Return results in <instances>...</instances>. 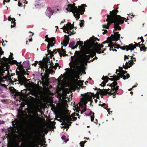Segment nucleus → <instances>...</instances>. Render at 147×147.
<instances>
[{"label":"nucleus","instance_id":"obj_1","mask_svg":"<svg viewBox=\"0 0 147 147\" xmlns=\"http://www.w3.org/2000/svg\"><path fill=\"white\" fill-rule=\"evenodd\" d=\"M118 8V7L116 9L111 11L110 15H108V18L110 17L111 20H112L114 24V28L115 30H120L121 28L119 26V24H122L124 22V20L122 19L123 17L117 15L119 12L117 10Z\"/></svg>","mask_w":147,"mask_h":147},{"label":"nucleus","instance_id":"obj_2","mask_svg":"<svg viewBox=\"0 0 147 147\" xmlns=\"http://www.w3.org/2000/svg\"><path fill=\"white\" fill-rule=\"evenodd\" d=\"M75 3L69 4L66 10L67 11H69L73 13L74 15L77 20L80 18V14L82 15L85 11V7L86 6V5L83 4L81 6H79L78 8L75 6Z\"/></svg>","mask_w":147,"mask_h":147},{"label":"nucleus","instance_id":"obj_3","mask_svg":"<svg viewBox=\"0 0 147 147\" xmlns=\"http://www.w3.org/2000/svg\"><path fill=\"white\" fill-rule=\"evenodd\" d=\"M17 66H18V69L19 71H16V73L18 76V78L19 81H22L24 78H25L24 75L29 74L28 73L26 72L25 69L24 68H26L27 67L28 69H29L28 67H30V65L28 61H25L23 63V65L21 64V62H20L16 64Z\"/></svg>","mask_w":147,"mask_h":147},{"label":"nucleus","instance_id":"obj_4","mask_svg":"<svg viewBox=\"0 0 147 147\" xmlns=\"http://www.w3.org/2000/svg\"><path fill=\"white\" fill-rule=\"evenodd\" d=\"M88 45L90 46V48L94 47L95 51L98 53L100 54L104 53V51H101V49L103 47V45L100 44H98L97 42H95L96 40L99 41L97 38L93 37H90L89 39Z\"/></svg>","mask_w":147,"mask_h":147},{"label":"nucleus","instance_id":"obj_5","mask_svg":"<svg viewBox=\"0 0 147 147\" xmlns=\"http://www.w3.org/2000/svg\"><path fill=\"white\" fill-rule=\"evenodd\" d=\"M81 53V51H76L75 54H76V56H71V59L72 61L71 65H70L71 67L75 69L76 67H80V66H78L77 65H79L80 64L79 62V58L80 57L79 56H80V54Z\"/></svg>","mask_w":147,"mask_h":147},{"label":"nucleus","instance_id":"obj_6","mask_svg":"<svg viewBox=\"0 0 147 147\" xmlns=\"http://www.w3.org/2000/svg\"><path fill=\"white\" fill-rule=\"evenodd\" d=\"M80 54L81 57L79 58V62L80 64H82L83 66L84 65H87L88 60L91 57L90 55H86L84 53H82Z\"/></svg>","mask_w":147,"mask_h":147},{"label":"nucleus","instance_id":"obj_7","mask_svg":"<svg viewBox=\"0 0 147 147\" xmlns=\"http://www.w3.org/2000/svg\"><path fill=\"white\" fill-rule=\"evenodd\" d=\"M121 78L120 76H114V81L111 84H110V86L111 87L112 89V90L114 91L115 90V91H117V90L119 89V87L117 85V83L116 81L119 80L120 78Z\"/></svg>","mask_w":147,"mask_h":147},{"label":"nucleus","instance_id":"obj_8","mask_svg":"<svg viewBox=\"0 0 147 147\" xmlns=\"http://www.w3.org/2000/svg\"><path fill=\"white\" fill-rule=\"evenodd\" d=\"M43 132H41L40 130H37L36 131V134L34 136L33 142L35 144L39 142L40 140V135L43 133Z\"/></svg>","mask_w":147,"mask_h":147},{"label":"nucleus","instance_id":"obj_9","mask_svg":"<svg viewBox=\"0 0 147 147\" xmlns=\"http://www.w3.org/2000/svg\"><path fill=\"white\" fill-rule=\"evenodd\" d=\"M3 62H5L7 63H9L11 64H16L18 63L16 60L12 59H10L9 58H7L5 57H3L2 59Z\"/></svg>","mask_w":147,"mask_h":147},{"label":"nucleus","instance_id":"obj_10","mask_svg":"<svg viewBox=\"0 0 147 147\" xmlns=\"http://www.w3.org/2000/svg\"><path fill=\"white\" fill-rule=\"evenodd\" d=\"M114 34H111V37L112 40L114 41H116L119 39L120 35L118 33V32H115L113 31Z\"/></svg>","mask_w":147,"mask_h":147},{"label":"nucleus","instance_id":"obj_11","mask_svg":"<svg viewBox=\"0 0 147 147\" xmlns=\"http://www.w3.org/2000/svg\"><path fill=\"white\" fill-rule=\"evenodd\" d=\"M110 90V89H100L99 88L98 89V91H99V92L101 94V95L102 96H106L107 94H109L111 92V91L109 92V90Z\"/></svg>","mask_w":147,"mask_h":147},{"label":"nucleus","instance_id":"obj_12","mask_svg":"<svg viewBox=\"0 0 147 147\" xmlns=\"http://www.w3.org/2000/svg\"><path fill=\"white\" fill-rule=\"evenodd\" d=\"M5 73V71L3 69H0V83L1 82H3L5 80H7V77L5 76H3L2 78V76H3V73Z\"/></svg>","mask_w":147,"mask_h":147},{"label":"nucleus","instance_id":"obj_13","mask_svg":"<svg viewBox=\"0 0 147 147\" xmlns=\"http://www.w3.org/2000/svg\"><path fill=\"white\" fill-rule=\"evenodd\" d=\"M107 19H106V21L107 22H108L107 24V25L106 24L103 25V27L104 28L108 29L109 25L113 23V22L112 20H111L110 17H109V18H108V15L107 16Z\"/></svg>","mask_w":147,"mask_h":147},{"label":"nucleus","instance_id":"obj_14","mask_svg":"<svg viewBox=\"0 0 147 147\" xmlns=\"http://www.w3.org/2000/svg\"><path fill=\"white\" fill-rule=\"evenodd\" d=\"M55 38L54 37L50 38L47 41L48 44L51 46V47L54 46L55 43Z\"/></svg>","mask_w":147,"mask_h":147},{"label":"nucleus","instance_id":"obj_15","mask_svg":"<svg viewBox=\"0 0 147 147\" xmlns=\"http://www.w3.org/2000/svg\"><path fill=\"white\" fill-rule=\"evenodd\" d=\"M74 28L73 25L71 24V23L67 24L66 26H64V28H65L68 34L69 33V32H70V30L73 29Z\"/></svg>","mask_w":147,"mask_h":147},{"label":"nucleus","instance_id":"obj_16","mask_svg":"<svg viewBox=\"0 0 147 147\" xmlns=\"http://www.w3.org/2000/svg\"><path fill=\"white\" fill-rule=\"evenodd\" d=\"M134 64L133 61L131 60V61H129L128 62H126L125 63V66H123L124 68L125 69H127L128 68H129L132 65Z\"/></svg>","mask_w":147,"mask_h":147},{"label":"nucleus","instance_id":"obj_17","mask_svg":"<svg viewBox=\"0 0 147 147\" xmlns=\"http://www.w3.org/2000/svg\"><path fill=\"white\" fill-rule=\"evenodd\" d=\"M65 38L63 42H61V44H63L65 47H66L69 43V38L68 36L65 35Z\"/></svg>","mask_w":147,"mask_h":147},{"label":"nucleus","instance_id":"obj_18","mask_svg":"<svg viewBox=\"0 0 147 147\" xmlns=\"http://www.w3.org/2000/svg\"><path fill=\"white\" fill-rule=\"evenodd\" d=\"M127 72L126 71L123 70L122 69V68L121 67V71L120 72L119 74L121 78H123V79L125 80L126 79V76L125 74L127 73Z\"/></svg>","mask_w":147,"mask_h":147},{"label":"nucleus","instance_id":"obj_19","mask_svg":"<svg viewBox=\"0 0 147 147\" xmlns=\"http://www.w3.org/2000/svg\"><path fill=\"white\" fill-rule=\"evenodd\" d=\"M75 73L74 74V79L76 78V79H75L76 81H77L78 79H80L79 75L80 74V71L79 70H77L76 71L75 70Z\"/></svg>","mask_w":147,"mask_h":147},{"label":"nucleus","instance_id":"obj_20","mask_svg":"<svg viewBox=\"0 0 147 147\" xmlns=\"http://www.w3.org/2000/svg\"><path fill=\"white\" fill-rule=\"evenodd\" d=\"M66 121L67 123H69V126L71 125V124L72 123V122H70V121H72L73 120L71 119V117L70 116V115H69L68 116L66 117L65 118V121Z\"/></svg>","mask_w":147,"mask_h":147},{"label":"nucleus","instance_id":"obj_21","mask_svg":"<svg viewBox=\"0 0 147 147\" xmlns=\"http://www.w3.org/2000/svg\"><path fill=\"white\" fill-rule=\"evenodd\" d=\"M11 20H12L11 21L12 24H13L11 25V28L13 27H15L16 26V23L15 22L16 20L14 18H11L10 16H9L8 17V20L9 21H10Z\"/></svg>","mask_w":147,"mask_h":147},{"label":"nucleus","instance_id":"obj_22","mask_svg":"<svg viewBox=\"0 0 147 147\" xmlns=\"http://www.w3.org/2000/svg\"><path fill=\"white\" fill-rule=\"evenodd\" d=\"M134 43L135 45H134L133 44H131L129 45V46H130V50L133 51L134 49L136 48L137 47L139 46L138 44L136 42H134Z\"/></svg>","mask_w":147,"mask_h":147},{"label":"nucleus","instance_id":"obj_23","mask_svg":"<svg viewBox=\"0 0 147 147\" xmlns=\"http://www.w3.org/2000/svg\"><path fill=\"white\" fill-rule=\"evenodd\" d=\"M85 96L84 97L85 98L86 100L87 101H90V104H91V103L93 102V100H92V98L91 96H89L88 95H87V94H85Z\"/></svg>","mask_w":147,"mask_h":147},{"label":"nucleus","instance_id":"obj_24","mask_svg":"<svg viewBox=\"0 0 147 147\" xmlns=\"http://www.w3.org/2000/svg\"><path fill=\"white\" fill-rule=\"evenodd\" d=\"M120 48L123 50H126L127 51H128L129 50H130V46H129V45H126L123 46V47H120Z\"/></svg>","mask_w":147,"mask_h":147},{"label":"nucleus","instance_id":"obj_25","mask_svg":"<svg viewBox=\"0 0 147 147\" xmlns=\"http://www.w3.org/2000/svg\"><path fill=\"white\" fill-rule=\"evenodd\" d=\"M83 45V42L81 41H79L77 42L76 45L74 46V47H72V49H74L75 48H76L78 45Z\"/></svg>","mask_w":147,"mask_h":147},{"label":"nucleus","instance_id":"obj_26","mask_svg":"<svg viewBox=\"0 0 147 147\" xmlns=\"http://www.w3.org/2000/svg\"><path fill=\"white\" fill-rule=\"evenodd\" d=\"M30 119V123L31 124H34L35 123L36 119L33 116H31Z\"/></svg>","mask_w":147,"mask_h":147},{"label":"nucleus","instance_id":"obj_27","mask_svg":"<svg viewBox=\"0 0 147 147\" xmlns=\"http://www.w3.org/2000/svg\"><path fill=\"white\" fill-rule=\"evenodd\" d=\"M50 47H51L50 45L48 44L47 48V49L48 54H50L53 55V52L50 50L49 49Z\"/></svg>","mask_w":147,"mask_h":147},{"label":"nucleus","instance_id":"obj_28","mask_svg":"<svg viewBox=\"0 0 147 147\" xmlns=\"http://www.w3.org/2000/svg\"><path fill=\"white\" fill-rule=\"evenodd\" d=\"M13 93L14 94L15 96H20L21 93L20 92H18V91L14 89Z\"/></svg>","mask_w":147,"mask_h":147},{"label":"nucleus","instance_id":"obj_29","mask_svg":"<svg viewBox=\"0 0 147 147\" xmlns=\"http://www.w3.org/2000/svg\"><path fill=\"white\" fill-rule=\"evenodd\" d=\"M60 49H54L53 50V51H52L53 52V55H50V57L51 58L52 57H53L54 55V54H55L58 51V52H59V51H60Z\"/></svg>","mask_w":147,"mask_h":147},{"label":"nucleus","instance_id":"obj_30","mask_svg":"<svg viewBox=\"0 0 147 147\" xmlns=\"http://www.w3.org/2000/svg\"><path fill=\"white\" fill-rule=\"evenodd\" d=\"M52 65V68H54L55 70H56V69L57 67H59V69L61 67L60 66H59V64L57 63L55 65Z\"/></svg>","mask_w":147,"mask_h":147},{"label":"nucleus","instance_id":"obj_31","mask_svg":"<svg viewBox=\"0 0 147 147\" xmlns=\"http://www.w3.org/2000/svg\"><path fill=\"white\" fill-rule=\"evenodd\" d=\"M89 42V40H88V45L89 47V49L88 50H87L85 51V53H84L85 54H86H86H90L91 53V51L90 50V49L91 48H90V46H89V45H88V42Z\"/></svg>","mask_w":147,"mask_h":147},{"label":"nucleus","instance_id":"obj_32","mask_svg":"<svg viewBox=\"0 0 147 147\" xmlns=\"http://www.w3.org/2000/svg\"><path fill=\"white\" fill-rule=\"evenodd\" d=\"M81 100L82 102L84 104L85 106L86 105V104L87 103V101L84 98L82 97L81 99Z\"/></svg>","mask_w":147,"mask_h":147},{"label":"nucleus","instance_id":"obj_33","mask_svg":"<svg viewBox=\"0 0 147 147\" xmlns=\"http://www.w3.org/2000/svg\"><path fill=\"white\" fill-rule=\"evenodd\" d=\"M108 79H109V77L107 76H103L102 78V79L106 83L108 82V80H109Z\"/></svg>","mask_w":147,"mask_h":147},{"label":"nucleus","instance_id":"obj_34","mask_svg":"<svg viewBox=\"0 0 147 147\" xmlns=\"http://www.w3.org/2000/svg\"><path fill=\"white\" fill-rule=\"evenodd\" d=\"M140 49L141 51H145L147 49V48L144 45H143L142 46V47L141 46L140 47Z\"/></svg>","mask_w":147,"mask_h":147},{"label":"nucleus","instance_id":"obj_35","mask_svg":"<svg viewBox=\"0 0 147 147\" xmlns=\"http://www.w3.org/2000/svg\"><path fill=\"white\" fill-rule=\"evenodd\" d=\"M63 124L64 125L65 128L67 129L69 128V125L68 123L66 122L65 121L63 123Z\"/></svg>","mask_w":147,"mask_h":147},{"label":"nucleus","instance_id":"obj_36","mask_svg":"<svg viewBox=\"0 0 147 147\" xmlns=\"http://www.w3.org/2000/svg\"><path fill=\"white\" fill-rule=\"evenodd\" d=\"M47 63L44 62V63H43L42 67L45 69H48V66Z\"/></svg>","mask_w":147,"mask_h":147},{"label":"nucleus","instance_id":"obj_37","mask_svg":"<svg viewBox=\"0 0 147 147\" xmlns=\"http://www.w3.org/2000/svg\"><path fill=\"white\" fill-rule=\"evenodd\" d=\"M83 81H82L81 80H79L78 81V84L81 86L82 88L83 87L82 85H83Z\"/></svg>","mask_w":147,"mask_h":147},{"label":"nucleus","instance_id":"obj_38","mask_svg":"<svg viewBox=\"0 0 147 147\" xmlns=\"http://www.w3.org/2000/svg\"><path fill=\"white\" fill-rule=\"evenodd\" d=\"M44 62L46 63H48L49 61H50V59L49 58H44Z\"/></svg>","mask_w":147,"mask_h":147},{"label":"nucleus","instance_id":"obj_39","mask_svg":"<svg viewBox=\"0 0 147 147\" xmlns=\"http://www.w3.org/2000/svg\"><path fill=\"white\" fill-rule=\"evenodd\" d=\"M75 44V42L74 41L71 42L69 44V47L72 48V47H73L74 45Z\"/></svg>","mask_w":147,"mask_h":147},{"label":"nucleus","instance_id":"obj_40","mask_svg":"<svg viewBox=\"0 0 147 147\" xmlns=\"http://www.w3.org/2000/svg\"><path fill=\"white\" fill-rule=\"evenodd\" d=\"M109 46L110 47V50H113V51H114V49L113 48V44L111 43V44H109Z\"/></svg>","mask_w":147,"mask_h":147},{"label":"nucleus","instance_id":"obj_41","mask_svg":"<svg viewBox=\"0 0 147 147\" xmlns=\"http://www.w3.org/2000/svg\"><path fill=\"white\" fill-rule=\"evenodd\" d=\"M111 91H113L112 90H111V91H111V92L109 94V95H113L114 96H115V95H116V94H118L116 92L117 91H115V90H114L115 92H114L113 93H111Z\"/></svg>","mask_w":147,"mask_h":147},{"label":"nucleus","instance_id":"obj_42","mask_svg":"<svg viewBox=\"0 0 147 147\" xmlns=\"http://www.w3.org/2000/svg\"><path fill=\"white\" fill-rule=\"evenodd\" d=\"M96 52L95 51L94 52L90 53V55L91 56V57L92 58L94 56H95L96 55Z\"/></svg>","mask_w":147,"mask_h":147},{"label":"nucleus","instance_id":"obj_43","mask_svg":"<svg viewBox=\"0 0 147 147\" xmlns=\"http://www.w3.org/2000/svg\"><path fill=\"white\" fill-rule=\"evenodd\" d=\"M73 115H74L72 114L71 116L70 115V116L71 117V119L72 120H73V121H76L77 119V118L74 117H73Z\"/></svg>","mask_w":147,"mask_h":147},{"label":"nucleus","instance_id":"obj_44","mask_svg":"<svg viewBox=\"0 0 147 147\" xmlns=\"http://www.w3.org/2000/svg\"><path fill=\"white\" fill-rule=\"evenodd\" d=\"M113 47L114 48L119 49L120 47V46L119 45H113Z\"/></svg>","mask_w":147,"mask_h":147},{"label":"nucleus","instance_id":"obj_45","mask_svg":"<svg viewBox=\"0 0 147 147\" xmlns=\"http://www.w3.org/2000/svg\"><path fill=\"white\" fill-rule=\"evenodd\" d=\"M80 21H81V22L80 24V27H82L83 26V25L84 24V21L83 20H80Z\"/></svg>","mask_w":147,"mask_h":147},{"label":"nucleus","instance_id":"obj_46","mask_svg":"<svg viewBox=\"0 0 147 147\" xmlns=\"http://www.w3.org/2000/svg\"><path fill=\"white\" fill-rule=\"evenodd\" d=\"M60 52L63 54L66 52L65 50V49H64L63 48H61V49H60Z\"/></svg>","mask_w":147,"mask_h":147},{"label":"nucleus","instance_id":"obj_47","mask_svg":"<svg viewBox=\"0 0 147 147\" xmlns=\"http://www.w3.org/2000/svg\"><path fill=\"white\" fill-rule=\"evenodd\" d=\"M94 113H93L92 115L91 116V120L92 121H93L94 120Z\"/></svg>","mask_w":147,"mask_h":147},{"label":"nucleus","instance_id":"obj_48","mask_svg":"<svg viewBox=\"0 0 147 147\" xmlns=\"http://www.w3.org/2000/svg\"><path fill=\"white\" fill-rule=\"evenodd\" d=\"M13 56V54L12 53H10V55L9 56V59H13V57H12Z\"/></svg>","mask_w":147,"mask_h":147},{"label":"nucleus","instance_id":"obj_49","mask_svg":"<svg viewBox=\"0 0 147 147\" xmlns=\"http://www.w3.org/2000/svg\"><path fill=\"white\" fill-rule=\"evenodd\" d=\"M48 77H49V76L48 75H47L46 76L45 79V81L47 83L48 82H49V79L48 78Z\"/></svg>","mask_w":147,"mask_h":147},{"label":"nucleus","instance_id":"obj_50","mask_svg":"<svg viewBox=\"0 0 147 147\" xmlns=\"http://www.w3.org/2000/svg\"><path fill=\"white\" fill-rule=\"evenodd\" d=\"M48 35L47 34V35H46L45 36V38H46V39L45 40V41L47 42L48 40L49 39V38H50L48 37Z\"/></svg>","mask_w":147,"mask_h":147},{"label":"nucleus","instance_id":"obj_51","mask_svg":"<svg viewBox=\"0 0 147 147\" xmlns=\"http://www.w3.org/2000/svg\"><path fill=\"white\" fill-rule=\"evenodd\" d=\"M80 146L82 147H84V143L83 141L81 142L80 143Z\"/></svg>","mask_w":147,"mask_h":147},{"label":"nucleus","instance_id":"obj_52","mask_svg":"<svg viewBox=\"0 0 147 147\" xmlns=\"http://www.w3.org/2000/svg\"><path fill=\"white\" fill-rule=\"evenodd\" d=\"M110 77L111 78H109V80H111V81H114V76H110Z\"/></svg>","mask_w":147,"mask_h":147},{"label":"nucleus","instance_id":"obj_53","mask_svg":"<svg viewBox=\"0 0 147 147\" xmlns=\"http://www.w3.org/2000/svg\"><path fill=\"white\" fill-rule=\"evenodd\" d=\"M130 57H131V60L134 61H136V59L135 58H134L133 56H131Z\"/></svg>","mask_w":147,"mask_h":147},{"label":"nucleus","instance_id":"obj_54","mask_svg":"<svg viewBox=\"0 0 147 147\" xmlns=\"http://www.w3.org/2000/svg\"><path fill=\"white\" fill-rule=\"evenodd\" d=\"M102 84H103V85H102L101 84H100V85L102 86L103 87H104L105 86V85L106 84V82L104 81H103L102 83Z\"/></svg>","mask_w":147,"mask_h":147},{"label":"nucleus","instance_id":"obj_55","mask_svg":"<svg viewBox=\"0 0 147 147\" xmlns=\"http://www.w3.org/2000/svg\"><path fill=\"white\" fill-rule=\"evenodd\" d=\"M44 63V62H43L42 61H39V63L38 64L39 65L41 66L42 67V65L43 63Z\"/></svg>","mask_w":147,"mask_h":147},{"label":"nucleus","instance_id":"obj_56","mask_svg":"<svg viewBox=\"0 0 147 147\" xmlns=\"http://www.w3.org/2000/svg\"><path fill=\"white\" fill-rule=\"evenodd\" d=\"M129 55H128L127 56L126 55H125L124 57V60L125 61L126 59H128V57H129Z\"/></svg>","mask_w":147,"mask_h":147},{"label":"nucleus","instance_id":"obj_57","mask_svg":"<svg viewBox=\"0 0 147 147\" xmlns=\"http://www.w3.org/2000/svg\"><path fill=\"white\" fill-rule=\"evenodd\" d=\"M20 142V141L19 140V141L15 145V147H21V146L19 145V142Z\"/></svg>","mask_w":147,"mask_h":147},{"label":"nucleus","instance_id":"obj_58","mask_svg":"<svg viewBox=\"0 0 147 147\" xmlns=\"http://www.w3.org/2000/svg\"><path fill=\"white\" fill-rule=\"evenodd\" d=\"M66 138V137L64 135H63L61 137V139L63 140H65Z\"/></svg>","mask_w":147,"mask_h":147},{"label":"nucleus","instance_id":"obj_59","mask_svg":"<svg viewBox=\"0 0 147 147\" xmlns=\"http://www.w3.org/2000/svg\"><path fill=\"white\" fill-rule=\"evenodd\" d=\"M59 53L61 57H62L63 56V53L60 52V51H59Z\"/></svg>","mask_w":147,"mask_h":147},{"label":"nucleus","instance_id":"obj_60","mask_svg":"<svg viewBox=\"0 0 147 147\" xmlns=\"http://www.w3.org/2000/svg\"><path fill=\"white\" fill-rule=\"evenodd\" d=\"M38 62L36 61H35V63H34L32 64L33 65H34V66L36 67L37 65V64L38 63Z\"/></svg>","mask_w":147,"mask_h":147},{"label":"nucleus","instance_id":"obj_61","mask_svg":"<svg viewBox=\"0 0 147 147\" xmlns=\"http://www.w3.org/2000/svg\"><path fill=\"white\" fill-rule=\"evenodd\" d=\"M104 32H102V34H105L106 33H107V30H105L104 29H103Z\"/></svg>","mask_w":147,"mask_h":147},{"label":"nucleus","instance_id":"obj_62","mask_svg":"<svg viewBox=\"0 0 147 147\" xmlns=\"http://www.w3.org/2000/svg\"><path fill=\"white\" fill-rule=\"evenodd\" d=\"M140 38L141 40V42H142V43H143L144 41V40L143 39V37L142 36Z\"/></svg>","mask_w":147,"mask_h":147},{"label":"nucleus","instance_id":"obj_63","mask_svg":"<svg viewBox=\"0 0 147 147\" xmlns=\"http://www.w3.org/2000/svg\"><path fill=\"white\" fill-rule=\"evenodd\" d=\"M79 106L80 107H81L82 108H83L84 107V104L82 103H80L79 105Z\"/></svg>","mask_w":147,"mask_h":147},{"label":"nucleus","instance_id":"obj_64","mask_svg":"<svg viewBox=\"0 0 147 147\" xmlns=\"http://www.w3.org/2000/svg\"><path fill=\"white\" fill-rule=\"evenodd\" d=\"M18 5L19 7H22L23 5L22 3H20V2H19L18 3Z\"/></svg>","mask_w":147,"mask_h":147}]
</instances>
